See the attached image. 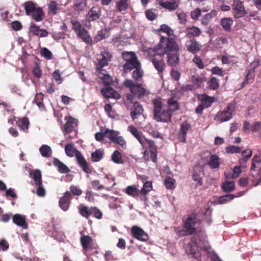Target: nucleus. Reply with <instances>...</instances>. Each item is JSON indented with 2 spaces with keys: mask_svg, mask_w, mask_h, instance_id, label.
I'll return each mask as SVG.
<instances>
[{
  "mask_svg": "<svg viewBox=\"0 0 261 261\" xmlns=\"http://www.w3.org/2000/svg\"><path fill=\"white\" fill-rule=\"evenodd\" d=\"M153 119L157 122H170L172 120L171 112H175L179 109L178 103L174 97L168 100L167 104L169 110H162L163 103L161 98L152 100Z\"/></svg>",
  "mask_w": 261,
  "mask_h": 261,
  "instance_id": "f257e3e1",
  "label": "nucleus"
},
{
  "mask_svg": "<svg viewBox=\"0 0 261 261\" xmlns=\"http://www.w3.org/2000/svg\"><path fill=\"white\" fill-rule=\"evenodd\" d=\"M123 85L129 88L130 92V93L126 94V99L130 103H132L133 100L136 99H140L143 98L149 93L144 85L142 84L135 83L132 80H126L123 83Z\"/></svg>",
  "mask_w": 261,
  "mask_h": 261,
  "instance_id": "f03ea898",
  "label": "nucleus"
},
{
  "mask_svg": "<svg viewBox=\"0 0 261 261\" xmlns=\"http://www.w3.org/2000/svg\"><path fill=\"white\" fill-rule=\"evenodd\" d=\"M105 138L120 145L122 148L126 149L127 147L126 141L123 137L120 135L119 131L106 128L103 132H98L95 134V140L97 141L105 142Z\"/></svg>",
  "mask_w": 261,
  "mask_h": 261,
  "instance_id": "7ed1b4c3",
  "label": "nucleus"
},
{
  "mask_svg": "<svg viewBox=\"0 0 261 261\" xmlns=\"http://www.w3.org/2000/svg\"><path fill=\"white\" fill-rule=\"evenodd\" d=\"M156 54L164 56L166 54L179 50L175 37H166L161 36L160 43L152 48Z\"/></svg>",
  "mask_w": 261,
  "mask_h": 261,
  "instance_id": "20e7f679",
  "label": "nucleus"
},
{
  "mask_svg": "<svg viewBox=\"0 0 261 261\" xmlns=\"http://www.w3.org/2000/svg\"><path fill=\"white\" fill-rule=\"evenodd\" d=\"M205 242L204 237L201 235L198 234L192 237L191 242L187 244L186 248V251L187 254L200 261L201 259V254L198 248L203 249V247L202 245H204Z\"/></svg>",
  "mask_w": 261,
  "mask_h": 261,
  "instance_id": "39448f33",
  "label": "nucleus"
},
{
  "mask_svg": "<svg viewBox=\"0 0 261 261\" xmlns=\"http://www.w3.org/2000/svg\"><path fill=\"white\" fill-rule=\"evenodd\" d=\"M121 57L125 62L122 66L124 73H128L133 70L134 67L141 64L137 55L133 51H123Z\"/></svg>",
  "mask_w": 261,
  "mask_h": 261,
  "instance_id": "423d86ee",
  "label": "nucleus"
},
{
  "mask_svg": "<svg viewBox=\"0 0 261 261\" xmlns=\"http://www.w3.org/2000/svg\"><path fill=\"white\" fill-rule=\"evenodd\" d=\"M23 5L27 15L31 16L36 21H41L43 20L44 13L42 9L37 7L34 2L27 1Z\"/></svg>",
  "mask_w": 261,
  "mask_h": 261,
  "instance_id": "0eeeda50",
  "label": "nucleus"
},
{
  "mask_svg": "<svg viewBox=\"0 0 261 261\" xmlns=\"http://www.w3.org/2000/svg\"><path fill=\"white\" fill-rule=\"evenodd\" d=\"M148 54L150 60L154 67L158 71L160 76L162 78L163 72L166 67V64L163 58L164 56L156 54L155 51L152 50V48L148 49Z\"/></svg>",
  "mask_w": 261,
  "mask_h": 261,
  "instance_id": "6e6552de",
  "label": "nucleus"
},
{
  "mask_svg": "<svg viewBox=\"0 0 261 261\" xmlns=\"http://www.w3.org/2000/svg\"><path fill=\"white\" fill-rule=\"evenodd\" d=\"M127 130L139 141L142 147H149L153 149L155 146V142L151 139L145 138L142 132L139 130L135 126L129 125Z\"/></svg>",
  "mask_w": 261,
  "mask_h": 261,
  "instance_id": "1a4fd4ad",
  "label": "nucleus"
},
{
  "mask_svg": "<svg viewBox=\"0 0 261 261\" xmlns=\"http://www.w3.org/2000/svg\"><path fill=\"white\" fill-rule=\"evenodd\" d=\"M235 103L230 102L227 105L223 111H219L215 116V119L219 123L227 121L231 119L235 114Z\"/></svg>",
  "mask_w": 261,
  "mask_h": 261,
  "instance_id": "9d476101",
  "label": "nucleus"
},
{
  "mask_svg": "<svg viewBox=\"0 0 261 261\" xmlns=\"http://www.w3.org/2000/svg\"><path fill=\"white\" fill-rule=\"evenodd\" d=\"M30 177L34 179L35 185L38 186L36 194L38 196L43 197L45 195V190L42 184L41 173L39 170L36 169L30 173Z\"/></svg>",
  "mask_w": 261,
  "mask_h": 261,
  "instance_id": "9b49d317",
  "label": "nucleus"
},
{
  "mask_svg": "<svg viewBox=\"0 0 261 261\" xmlns=\"http://www.w3.org/2000/svg\"><path fill=\"white\" fill-rule=\"evenodd\" d=\"M260 61L259 60H254L249 65L247 70V73L245 76L244 82H243L241 87H244L246 85L253 82L254 79V72L255 69L260 66Z\"/></svg>",
  "mask_w": 261,
  "mask_h": 261,
  "instance_id": "f8f14e48",
  "label": "nucleus"
},
{
  "mask_svg": "<svg viewBox=\"0 0 261 261\" xmlns=\"http://www.w3.org/2000/svg\"><path fill=\"white\" fill-rule=\"evenodd\" d=\"M250 170L251 171L258 170L259 178L257 182L254 184V186H256L261 183V149L258 150L257 153L252 158Z\"/></svg>",
  "mask_w": 261,
  "mask_h": 261,
  "instance_id": "ddd939ff",
  "label": "nucleus"
},
{
  "mask_svg": "<svg viewBox=\"0 0 261 261\" xmlns=\"http://www.w3.org/2000/svg\"><path fill=\"white\" fill-rule=\"evenodd\" d=\"M232 13L233 17L237 19L243 17L246 14L243 2L240 0H233Z\"/></svg>",
  "mask_w": 261,
  "mask_h": 261,
  "instance_id": "4468645a",
  "label": "nucleus"
},
{
  "mask_svg": "<svg viewBox=\"0 0 261 261\" xmlns=\"http://www.w3.org/2000/svg\"><path fill=\"white\" fill-rule=\"evenodd\" d=\"M66 122L61 127V129L64 135L70 134L75 129L78 125V121L71 116H66L65 117Z\"/></svg>",
  "mask_w": 261,
  "mask_h": 261,
  "instance_id": "2eb2a0df",
  "label": "nucleus"
},
{
  "mask_svg": "<svg viewBox=\"0 0 261 261\" xmlns=\"http://www.w3.org/2000/svg\"><path fill=\"white\" fill-rule=\"evenodd\" d=\"M196 224V217L194 215H188L187 218L184 222V228L187 234H192L196 232L194 227Z\"/></svg>",
  "mask_w": 261,
  "mask_h": 261,
  "instance_id": "dca6fc26",
  "label": "nucleus"
},
{
  "mask_svg": "<svg viewBox=\"0 0 261 261\" xmlns=\"http://www.w3.org/2000/svg\"><path fill=\"white\" fill-rule=\"evenodd\" d=\"M101 58L98 59V63L96 64V72L97 71H104L105 70L102 69L103 67L108 65V62L111 60V55L107 51H104L100 54Z\"/></svg>",
  "mask_w": 261,
  "mask_h": 261,
  "instance_id": "f3484780",
  "label": "nucleus"
},
{
  "mask_svg": "<svg viewBox=\"0 0 261 261\" xmlns=\"http://www.w3.org/2000/svg\"><path fill=\"white\" fill-rule=\"evenodd\" d=\"M191 128V124L186 121L181 123L179 132L177 135L178 141L183 143L186 142L187 134Z\"/></svg>",
  "mask_w": 261,
  "mask_h": 261,
  "instance_id": "a211bd4d",
  "label": "nucleus"
},
{
  "mask_svg": "<svg viewBox=\"0 0 261 261\" xmlns=\"http://www.w3.org/2000/svg\"><path fill=\"white\" fill-rule=\"evenodd\" d=\"M72 195L69 191L66 192L64 195L61 197L59 201L60 208L64 211H67L70 205Z\"/></svg>",
  "mask_w": 261,
  "mask_h": 261,
  "instance_id": "6ab92c4d",
  "label": "nucleus"
},
{
  "mask_svg": "<svg viewBox=\"0 0 261 261\" xmlns=\"http://www.w3.org/2000/svg\"><path fill=\"white\" fill-rule=\"evenodd\" d=\"M144 151L143 152V159L145 161H148L149 160V149L150 153V159L154 163L157 162V155H158V147L155 144L154 147L153 149H150L149 147H142Z\"/></svg>",
  "mask_w": 261,
  "mask_h": 261,
  "instance_id": "aec40b11",
  "label": "nucleus"
},
{
  "mask_svg": "<svg viewBox=\"0 0 261 261\" xmlns=\"http://www.w3.org/2000/svg\"><path fill=\"white\" fill-rule=\"evenodd\" d=\"M131 232L134 238L141 241H146L148 236L144 231L137 226H133L131 228Z\"/></svg>",
  "mask_w": 261,
  "mask_h": 261,
  "instance_id": "412c9836",
  "label": "nucleus"
},
{
  "mask_svg": "<svg viewBox=\"0 0 261 261\" xmlns=\"http://www.w3.org/2000/svg\"><path fill=\"white\" fill-rule=\"evenodd\" d=\"M185 45L187 50L193 54H197L201 50L202 47L201 45L194 38L186 41Z\"/></svg>",
  "mask_w": 261,
  "mask_h": 261,
  "instance_id": "4be33fe9",
  "label": "nucleus"
},
{
  "mask_svg": "<svg viewBox=\"0 0 261 261\" xmlns=\"http://www.w3.org/2000/svg\"><path fill=\"white\" fill-rule=\"evenodd\" d=\"M77 162L79 166L82 169L83 171L88 174L92 173V169L88 164L86 160L81 152H78L75 156Z\"/></svg>",
  "mask_w": 261,
  "mask_h": 261,
  "instance_id": "5701e85b",
  "label": "nucleus"
},
{
  "mask_svg": "<svg viewBox=\"0 0 261 261\" xmlns=\"http://www.w3.org/2000/svg\"><path fill=\"white\" fill-rule=\"evenodd\" d=\"M30 32L33 35L40 37H45L48 35V33L46 30L40 29L34 22L30 23Z\"/></svg>",
  "mask_w": 261,
  "mask_h": 261,
  "instance_id": "b1692460",
  "label": "nucleus"
},
{
  "mask_svg": "<svg viewBox=\"0 0 261 261\" xmlns=\"http://www.w3.org/2000/svg\"><path fill=\"white\" fill-rule=\"evenodd\" d=\"M156 1L160 6L170 11L176 10L179 4V3L175 0H172L171 2L164 1V0H157Z\"/></svg>",
  "mask_w": 261,
  "mask_h": 261,
  "instance_id": "393cba45",
  "label": "nucleus"
},
{
  "mask_svg": "<svg viewBox=\"0 0 261 261\" xmlns=\"http://www.w3.org/2000/svg\"><path fill=\"white\" fill-rule=\"evenodd\" d=\"M100 92L104 97L108 98H113L118 99L120 98V95L110 86L102 88Z\"/></svg>",
  "mask_w": 261,
  "mask_h": 261,
  "instance_id": "a878e982",
  "label": "nucleus"
},
{
  "mask_svg": "<svg viewBox=\"0 0 261 261\" xmlns=\"http://www.w3.org/2000/svg\"><path fill=\"white\" fill-rule=\"evenodd\" d=\"M144 111L143 108L141 105L138 102H135L130 109V116L133 120L138 118V116L143 114Z\"/></svg>",
  "mask_w": 261,
  "mask_h": 261,
  "instance_id": "bb28decb",
  "label": "nucleus"
},
{
  "mask_svg": "<svg viewBox=\"0 0 261 261\" xmlns=\"http://www.w3.org/2000/svg\"><path fill=\"white\" fill-rule=\"evenodd\" d=\"M197 99L201 101V104L205 108L210 107L215 101L214 98L210 97L205 94L197 95Z\"/></svg>",
  "mask_w": 261,
  "mask_h": 261,
  "instance_id": "cd10ccee",
  "label": "nucleus"
},
{
  "mask_svg": "<svg viewBox=\"0 0 261 261\" xmlns=\"http://www.w3.org/2000/svg\"><path fill=\"white\" fill-rule=\"evenodd\" d=\"M77 37L88 44H91L92 39L89 35L88 32L84 28L75 33Z\"/></svg>",
  "mask_w": 261,
  "mask_h": 261,
  "instance_id": "c85d7f7f",
  "label": "nucleus"
},
{
  "mask_svg": "<svg viewBox=\"0 0 261 261\" xmlns=\"http://www.w3.org/2000/svg\"><path fill=\"white\" fill-rule=\"evenodd\" d=\"M179 50H176L175 52L170 53L166 54L167 57V63L171 66H175L179 63Z\"/></svg>",
  "mask_w": 261,
  "mask_h": 261,
  "instance_id": "c756f323",
  "label": "nucleus"
},
{
  "mask_svg": "<svg viewBox=\"0 0 261 261\" xmlns=\"http://www.w3.org/2000/svg\"><path fill=\"white\" fill-rule=\"evenodd\" d=\"M207 165L212 169H218L220 165V158L215 154H212L207 162Z\"/></svg>",
  "mask_w": 261,
  "mask_h": 261,
  "instance_id": "7c9ffc66",
  "label": "nucleus"
},
{
  "mask_svg": "<svg viewBox=\"0 0 261 261\" xmlns=\"http://www.w3.org/2000/svg\"><path fill=\"white\" fill-rule=\"evenodd\" d=\"M185 32L186 36L190 39H192L195 37H198L201 34V30L195 26L187 27Z\"/></svg>",
  "mask_w": 261,
  "mask_h": 261,
  "instance_id": "2f4dec72",
  "label": "nucleus"
},
{
  "mask_svg": "<svg viewBox=\"0 0 261 261\" xmlns=\"http://www.w3.org/2000/svg\"><path fill=\"white\" fill-rule=\"evenodd\" d=\"M104 71H97L96 74L98 78L102 80L105 87L110 86L113 83V79L111 76Z\"/></svg>",
  "mask_w": 261,
  "mask_h": 261,
  "instance_id": "473e14b6",
  "label": "nucleus"
},
{
  "mask_svg": "<svg viewBox=\"0 0 261 261\" xmlns=\"http://www.w3.org/2000/svg\"><path fill=\"white\" fill-rule=\"evenodd\" d=\"M77 210L80 215L86 219H88L92 215V207L80 204L77 206Z\"/></svg>",
  "mask_w": 261,
  "mask_h": 261,
  "instance_id": "72a5a7b5",
  "label": "nucleus"
},
{
  "mask_svg": "<svg viewBox=\"0 0 261 261\" xmlns=\"http://www.w3.org/2000/svg\"><path fill=\"white\" fill-rule=\"evenodd\" d=\"M100 16V9L98 7L93 6L89 11L87 18L89 21H94L99 18Z\"/></svg>",
  "mask_w": 261,
  "mask_h": 261,
  "instance_id": "f704fd0d",
  "label": "nucleus"
},
{
  "mask_svg": "<svg viewBox=\"0 0 261 261\" xmlns=\"http://www.w3.org/2000/svg\"><path fill=\"white\" fill-rule=\"evenodd\" d=\"M53 164L58 168V171L61 173L66 174L70 172L69 168L57 158L54 159Z\"/></svg>",
  "mask_w": 261,
  "mask_h": 261,
  "instance_id": "c9c22d12",
  "label": "nucleus"
},
{
  "mask_svg": "<svg viewBox=\"0 0 261 261\" xmlns=\"http://www.w3.org/2000/svg\"><path fill=\"white\" fill-rule=\"evenodd\" d=\"M13 221L15 224L23 228L26 229L28 228V224L24 216L19 214H15L13 217Z\"/></svg>",
  "mask_w": 261,
  "mask_h": 261,
  "instance_id": "e433bc0d",
  "label": "nucleus"
},
{
  "mask_svg": "<svg viewBox=\"0 0 261 261\" xmlns=\"http://www.w3.org/2000/svg\"><path fill=\"white\" fill-rule=\"evenodd\" d=\"M134 70L132 72V78L136 82H140L142 80L144 71L141 68V64L134 67Z\"/></svg>",
  "mask_w": 261,
  "mask_h": 261,
  "instance_id": "4c0bfd02",
  "label": "nucleus"
},
{
  "mask_svg": "<svg viewBox=\"0 0 261 261\" xmlns=\"http://www.w3.org/2000/svg\"><path fill=\"white\" fill-rule=\"evenodd\" d=\"M103 155L104 150L103 149H96L91 153V160L93 162H98L103 159Z\"/></svg>",
  "mask_w": 261,
  "mask_h": 261,
  "instance_id": "58836bf2",
  "label": "nucleus"
},
{
  "mask_svg": "<svg viewBox=\"0 0 261 261\" xmlns=\"http://www.w3.org/2000/svg\"><path fill=\"white\" fill-rule=\"evenodd\" d=\"M65 151L66 155L69 157L76 156L78 152H80L76 148L74 147L73 144H67L65 147Z\"/></svg>",
  "mask_w": 261,
  "mask_h": 261,
  "instance_id": "ea45409f",
  "label": "nucleus"
},
{
  "mask_svg": "<svg viewBox=\"0 0 261 261\" xmlns=\"http://www.w3.org/2000/svg\"><path fill=\"white\" fill-rule=\"evenodd\" d=\"M80 242L83 249L86 250L90 247L92 243V239L90 236L83 235L80 238Z\"/></svg>",
  "mask_w": 261,
  "mask_h": 261,
  "instance_id": "a19ab883",
  "label": "nucleus"
},
{
  "mask_svg": "<svg viewBox=\"0 0 261 261\" xmlns=\"http://www.w3.org/2000/svg\"><path fill=\"white\" fill-rule=\"evenodd\" d=\"M125 192L134 198L137 197L140 194V190L133 186H129L125 189Z\"/></svg>",
  "mask_w": 261,
  "mask_h": 261,
  "instance_id": "79ce46f5",
  "label": "nucleus"
},
{
  "mask_svg": "<svg viewBox=\"0 0 261 261\" xmlns=\"http://www.w3.org/2000/svg\"><path fill=\"white\" fill-rule=\"evenodd\" d=\"M87 0H73V7L76 11H83L87 7Z\"/></svg>",
  "mask_w": 261,
  "mask_h": 261,
  "instance_id": "37998d69",
  "label": "nucleus"
},
{
  "mask_svg": "<svg viewBox=\"0 0 261 261\" xmlns=\"http://www.w3.org/2000/svg\"><path fill=\"white\" fill-rule=\"evenodd\" d=\"M39 151L41 155L45 158L50 157L53 153L50 147L47 145H42L39 148Z\"/></svg>",
  "mask_w": 261,
  "mask_h": 261,
  "instance_id": "c03bdc74",
  "label": "nucleus"
},
{
  "mask_svg": "<svg viewBox=\"0 0 261 261\" xmlns=\"http://www.w3.org/2000/svg\"><path fill=\"white\" fill-rule=\"evenodd\" d=\"M92 187L96 190H101L102 189H105L107 191H110L111 188L113 187L115 184L114 183L111 187H106L104 185L100 184L99 180H94L91 181V182Z\"/></svg>",
  "mask_w": 261,
  "mask_h": 261,
  "instance_id": "a18cd8bd",
  "label": "nucleus"
},
{
  "mask_svg": "<svg viewBox=\"0 0 261 261\" xmlns=\"http://www.w3.org/2000/svg\"><path fill=\"white\" fill-rule=\"evenodd\" d=\"M217 11L212 10L210 13L205 14L201 19V23L203 25H207L210 21L217 15Z\"/></svg>",
  "mask_w": 261,
  "mask_h": 261,
  "instance_id": "49530a36",
  "label": "nucleus"
},
{
  "mask_svg": "<svg viewBox=\"0 0 261 261\" xmlns=\"http://www.w3.org/2000/svg\"><path fill=\"white\" fill-rule=\"evenodd\" d=\"M59 5L55 1H50L48 5V11L49 14L55 15L57 14L59 10Z\"/></svg>",
  "mask_w": 261,
  "mask_h": 261,
  "instance_id": "de8ad7c7",
  "label": "nucleus"
},
{
  "mask_svg": "<svg viewBox=\"0 0 261 261\" xmlns=\"http://www.w3.org/2000/svg\"><path fill=\"white\" fill-rule=\"evenodd\" d=\"M112 161L118 164H123V161L120 152L118 150H115L111 155Z\"/></svg>",
  "mask_w": 261,
  "mask_h": 261,
  "instance_id": "09e8293b",
  "label": "nucleus"
},
{
  "mask_svg": "<svg viewBox=\"0 0 261 261\" xmlns=\"http://www.w3.org/2000/svg\"><path fill=\"white\" fill-rule=\"evenodd\" d=\"M232 23L233 21L230 18H224L221 20V25L226 31H229L230 30Z\"/></svg>",
  "mask_w": 261,
  "mask_h": 261,
  "instance_id": "8fccbe9b",
  "label": "nucleus"
},
{
  "mask_svg": "<svg viewBox=\"0 0 261 261\" xmlns=\"http://www.w3.org/2000/svg\"><path fill=\"white\" fill-rule=\"evenodd\" d=\"M235 185L233 181H226L221 185L223 191L226 193H229L234 189Z\"/></svg>",
  "mask_w": 261,
  "mask_h": 261,
  "instance_id": "3c124183",
  "label": "nucleus"
},
{
  "mask_svg": "<svg viewBox=\"0 0 261 261\" xmlns=\"http://www.w3.org/2000/svg\"><path fill=\"white\" fill-rule=\"evenodd\" d=\"M152 189V182L145 181L143 186L142 189L140 190V194L143 196L146 195Z\"/></svg>",
  "mask_w": 261,
  "mask_h": 261,
  "instance_id": "603ef678",
  "label": "nucleus"
},
{
  "mask_svg": "<svg viewBox=\"0 0 261 261\" xmlns=\"http://www.w3.org/2000/svg\"><path fill=\"white\" fill-rule=\"evenodd\" d=\"M16 124L21 129L25 130L28 128L29 121L27 118L24 117L17 120Z\"/></svg>",
  "mask_w": 261,
  "mask_h": 261,
  "instance_id": "864d4df0",
  "label": "nucleus"
},
{
  "mask_svg": "<svg viewBox=\"0 0 261 261\" xmlns=\"http://www.w3.org/2000/svg\"><path fill=\"white\" fill-rule=\"evenodd\" d=\"M128 7V0H119L116 4V7L119 12L126 10Z\"/></svg>",
  "mask_w": 261,
  "mask_h": 261,
  "instance_id": "5fc2aeb1",
  "label": "nucleus"
},
{
  "mask_svg": "<svg viewBox=\"0 0 261 261\" xmlns=\"http://www.w3.org/2000/svg\"><path fill=\"white\" fill-rule=\"evenodd\" d=\"M175 180L170 176H168L164 181L166 188L169 190H172L175 188Z\"/></svg>",
  "mask_w": 261,
  "mask_h": 261,
  "instance_id": "6e6d98bb",
  "label": "nucleus"
},
{
  "mask_svg": "<svg viewBox=\"0 0 261 261\" xmlns=\"http://www.w3.org/2000/svg\"><path fill=\"white\" fill-rule=\"evenodd\" d=\"M219 80L215 77H212L207 82L208 87L212 90H216L219 87Z\"/></svg>",
  "mask_w": 261,
  "mask_h": 261,
  "instance_id": "4d7b16f0",
  "label": "nucleus"
},
{
  "mask_svg": "<svg viewBox=\"0 0 261 261\" xmlns=\"http://www.w3.org/2000/svg\"><path fill=\"white\" fill-rule=\"evenodd\" d=\"M160 30L167 35V37H175L173 31L167 25L162 24L160 27Z\"/></svg>",
  "mask_w": 261,
  "mask_h": 261,
  "instance_id": "13d9d810",
  "label": "nucleus"
},
{
  "mask_svg": "<svg viewBox=\"0 0 261 261\" xmlns=\"http://www.w3.org/2000/svg\"><path fill=\"white\" fill-rule=\"evenodd\" d=\"M70 23L72 25V29L75 33H76L84 28L81 23L75 19H71Z\"/></svg>",
  "mask_w": 261,
  "mask_h": 261,
  "instance_id": "bf43d9fd",
  "label": "nucleus"
},
{
  "mask_svg": "<svg viewBox=\"0 0 261 261\" xmlns=\"http://www.w3.org/2000/svg\"><path fill=\"white\" fill-rule=\"evenodd\" d=\"M108 36V32L107 30H101L98 32L97 35L94 38L96 41H99Z\"/></svg>",
  "mask_w": 261,
  "mask_h": 261,
  "instance_id": "052dcab7",
  "label": "nucleus"
},
{
  "mask_svg": "<svg viewBox=\"0 0 261 261\" xmlns=\"http://www.w3.org/2000/svg\"><path fill=\"white\" fill-rule=\"evenodd\" d=\"M192 61L199 69H203L204 68V63L200 57L195 55Z\"/></svg>",
  "mask_w": 261,
  "mask_h": 261,
  "instance_id": "680f3d73",
  "label": "nucleus"
},
{
  "mask_svg": "<svg viewBox=\"0 0 261 261\" xmlns=\"http://www.w3.org/2000/svg\"><path fill=\"white\" fill-rule=\"evenodd\" d=\"M40 54L42 56L44 57L46 60H51L53 58V54L47 48L43 47L40 50Z\"/></svg>",
  "mask_w": 261,
  "mask_h": 261,
  "instance_id": "e2e57ef3",
  "label": "nucleus"
},
{
  "mask_svg": "<svg viewBox=\"0 0 261 261\" xmlns=\"http://www.w3.org/2000/svg\"><path fill=\"white\" fill-rule=\"evenodd\" d=\"M225 150L226 152L229 153H240L242 151L241 147L234 145L227 146Z\"/></svg>",
  "mask_w": 261,
  "mask_h": 261,
  "instance_id": "0e129e2a",
  "label": "nucleus"
},
{
  "mask_svg": "<svg viewBox=\"0 0 261 261\" xmlns=\"http://www.w3.org/2000/svg\"><path fill=\"white\" fill-rule=\"evenodd\" d=\"M192 179L195 181H197V184L199 186H202L203 184V182L202 180V178L200 176V172H197L196 170L193 171V173L192 174Z\"/></svg>",
  "mask_w": 261,
  "mask_h": 261,
  "instance_id": "69168bd1",
  "label": "nucleus"
},
{
  "mask_svg": "<svg viewBox=\"0 0 261 261\" xmlns=\"http://www.w3.org/2000/svg\"><path fill=\"white\" fill-rule=\"evenodd\" d=\"M234 197V196L233 194H227L220 197L218 199V201L220 203H224L232 200Z\"/></svg>",
  "mask_w": 261,
  "mask_h": 261,
  "instance_id": "338daca9",
  "label": "nucleus"
},
{
  "mask_svg": "<svg viewBox=\"0 0 261 261\" xmlns=\"http://www.w3.org/2000/svg\"><path fill=\"white\" fill-rule=\"evenodd\" d=\"M32 72L33 73V75L36 78H40L41 77L42 75V70L40 69V67H39V65L38 64L36 63L35 66L33 68L32 70Z\"/></svg>",
  "mask_w": 261,
  "mask_h": 261,
  "instance_id": "774afa93",
  "label": "nucleus"
}]
</instances>
